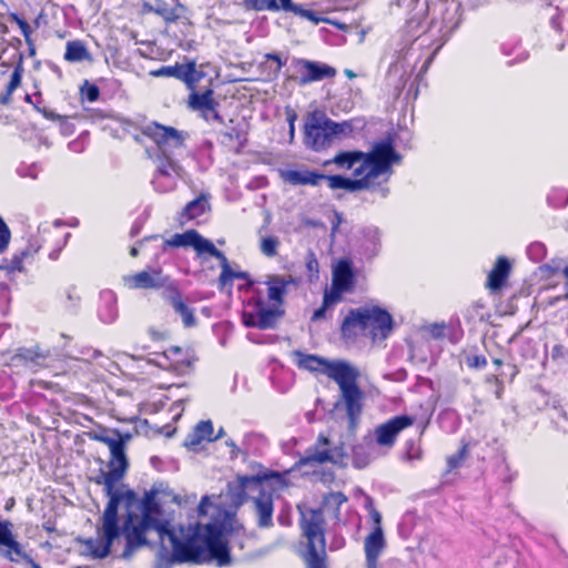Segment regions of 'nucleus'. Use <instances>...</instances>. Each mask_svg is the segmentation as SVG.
<instances>
[{
	"mask_svg": "<svg viewBox=\"0 0 568 568\" xmlns=\"http://www.w3.org/2000/svg\"><path fill=\"white\" fill-rule=\"evenodd\" d=\"M110 454L109 469L106 471L101 470L99 475L92 478V481L103 486V491L109 500L116 498L118 505H120L123 494L116 490V486L121 483L129 468V460L122 443L113 448Z\"/></svg>",
	"mask_w": 568,
	"mask_h": 568,
	"instance_id": "nucleus-9",
	"label": "nucleus"
},
{
	"mask_svg": "<svg viewBox=\"0 0 568 568\" xmlns=\"http://www.w3.org/2000/svg\"><path fill=\"white\" fill-rule=\"evenodd\" d=\"M211 505L210 497L203 496L197 505V514L200 516H205L207 514V507Z\"/></svg>",
	"mask_w": 568,
	"mask_h": 568,
	"instance_id": "nucleus-58",
	"label": "nucleus"
},
{
	"mask_svg": "<svg viewBox=\"0 0 568 568\" xmlns=\"http://www.w3.org/2000/svg\"><path fill=\"white\" fill-rule=\"evenodd\" d=\"M511 264L509 260L505 256H498L496 262L488 273L486 281V288H488L493 293H497L501 291V288L506 285V282L510 275Z\"/></svg>",
	"mask_w": 568,
	"mask_h": 568,
	"instance_id": "nucleus-23",
	"label": "nucleus"
},
{
	"mask_svg": "<svg viewBox=\"0 0 568 568\" xmlns=\"http://www.w3.org/2000/svg\"><path fill=\"white\" fill-rule=\"evenodd\" d=\"M264 59L273 63L272 71L275 75H277L285 65V61L282 60L278 53H265Z\"/></svg>",
	"mask_w": 568,
	"mask_h": 568,
	"instance_id": "nucleus-53",
	"label": "nucleus"
},
{
	"mask_svg": "<svg viewBox=\"0 0 568 568\" xmlns=\"http://www.w3.org/2000/svg\"><path fill=\"white\" fill-rule=\"evenodd\" d=\"M369 518L373 521L375 527H382V515L373 506H371V509H369Z\"/></svg>",
	"mask_w": 568,
	"mask_h": 568,
	"instance_id": "nucleus-59",
	"label": "nucleus"
},
{
	"mask_svg": "<svg viewBox=\"0 0 568 568\" xmlns=\"http://www.w3.org/2000/svg\"><path fill=\"white\" fill-rule=\"evenodd\" d=\"M63 58L68 62H82L92 60L91 53L81 40L68 41L65 44V52Z\"/></svg>",
	"mask_w": 568,
	"mask_h": 568,
	"instance_id": "nucleus-36",
	"label": "nucleus"
},
{
	"mask_svg": "<svg viewBox=\"0 0 568 568\" xmlns=\"http://www.w3.org/2000/svg\"><path fill=\"white\" fill-rule=\"evenodd\" d=\"M0 523L7 524V530L9 532V536L12 541V546H6L3 544H0V549L4 548L2 555L4 558H7L10 561H18L19 559H23L28 562H31L33 568H41L38 564H36L22 549L21 544L16 539L13 532H12V524L9 520H1Z\"/></svg>",
	"mask_w": 568,
	"mask_h": 568,
	"instance_id": "nucleus-31",
	"label": "nucleus"
},
{
	"mask_svg": "<svg viewBox=\"0 0 568 568\" xmlns=\"http://www.w3.org/2000/svg\"><path fill=\"white\" fill-rule=\"evenodd\" d=\"M346 501L347 497L342 491H331L324 496L323 505L326 507L333 506L336 514H338L341 506Z\"/></svg>",
	"mask_w": 568,
	"mask_h": 568,
	"instance_id": "nucleus-45",
	"label": "nucleus"
},
{
	"mask_svg": "<svg viewBox=\"0 0 568 568\" xmlns=\"http://www.w3.org/2000/svg\"><path fill=\"white\" fill-rule=\"evenodd\" d=\"M323 178H325V174L310 170H291L286 172V181L294 185L316 186L323 181Z\"/></svg>",
	"mask_w": 568,
	"mask_h": 568,
	"instance_id": "nucleus-34",
	"label": "nucleus"
},
{
	"mask_svg": "<svg viewBox=\"0 0 568 568\" xmlns=\"http://www.w3.org/2000/svg\"><path fill=\"white\" fill-rule=\"evenodd\" d=\"M347 291L337 287L336 285H331L329 290L324 291L322 305L314 311L312 314L311 321L318 322L327 318V311L336 306L343 301V294Z\"/></svg>",
	"mask_w": 568,
	"mask_h": 568,
	"instance_id": "nucleus-27",
	"label": "nucleus"
},
{
	"mask_svg": "<svg viewBox=\"0 0 568 568\" xmlns=\"http://www.w3.org/2000/svg\"><path fill=\"white\" fill-rule=\"evenodd\" d=\"M386 547L382 527H374L364 540L366 568H378V559Z\"/></svg>",
	"mask_w": 568,
	"mask_h": 568,
	"instance_id": "nucleus-22",
	"label": "nucleus"
},
{
	"mask_svg": "<svg viewBox=\"0 0 568 568\" xmlns=\"http://www.w3.org/2000/svg\"><path fill=\"white\" fill-rule=\"evenodd\" d=\"M297 63L301 65L300 84L302 85L332 79L336 75V69L325 63L306 59H300Z\"/></svg>",
	"mask_w": 568,
	"mask_h": 568,
	"instance_id": "nucleus-21",
	"label": "nucleus"
},
{
	"mask_svg": "<svg viewBox=\"0 0 568 568\" xmlns=\"http://www.w3.org/2000/svg\"><path fill=\"white\" fill-rule=\"evenodd\" d=\"M296 365L311 373H320L334 379L337 374L348 364L345 361H329L315 354H304L300 351L295 352Z\"/></svg>",
	"mask_w": 568,
	"mask_h": 568,
	"instance_id": "nucleus-12",
	"label": "nucleus"
},
{
	"mask_svg": "<svg viewBox=\"0 0 568 568\" xmlns=\"http://www.w3.org/2000/svg\"><path fill=\"white\" fill-rule=\"evenodd\" d=\"M153 77L175 78L182 81L186 88L200 85L201 81L205 78V73L196 68V62L191 60L185 64L175 63L174 65H163L150 72Z\"/></svg>",
	"mask_w": 568,
	"mask_h": 568,
	"instance_id": "nucleus-14",
	"label": "nucleus"
},
{
	"mask_svg": "<svg viewBox=\"0 0 568 568\" xmlns=\"http://www.w3.org/2000/svg\"><path fill=\"white\" fill-rule=\"evenodd\" d=\"M24 101L31 105H33V108L39 112L41 113L45 119L48 120H57L60 118V115L55 114L53 111L47 109V108H41L40 104L42 102V94L41 92H36L33 95L31 94H26L24 95Z\"/></svg>",
	"mask_w": 568,
	"mask_h": 568,
	"instance_id": "nucleus-41",
	"label": "nucleus"
},
{
	"mask_svg": "<svg viewBox=\"0 0 568 568\" xmlns=\"http://www.w3.org/2000/svg\"><path fill=\"white\" fill-rule=\"evenodd\" d=\"M402 156L394 148L393 140L387 138L373 144L368 152L361 150L339 151L325 162L334 163L338 169L352 170L353 179L339 174L323 178L331 190H346L349 192L375 191L388 181L394 164H398Z\"/></svg>",
	"mask_w": 568,
	"mask_h": 568,
	"instance_id": "nucleus-2",
	"label": "nucleus"
},
{
	"mask_svg": "<svg viewBox=\"0 0 568 568\" xmlns=\"http://www.w3.org/2000/svg\"><path fill=\"white\" fill-rule=\"evenodd\" d=\"M119 505L116 498L108 500L102 515L103 540L89 539L85 542L87 552L94 559H103L111 552L112 545L120 536Z\"/></svg>",
	"mask_w": 568,
	"mask_h": 568,
	"instance_id": "nucleus-8",
	"label": "nucleus"
},
{
	"mask_svg": "<svg viewBox=\"0 0 568 568\" xmlns=\"http://www.w3.org/2000/svg\"><path fill=\"white\" fill-rule=\"evenodd\" d=\"M149 11L161 17L166 24H170L176 22L185 13L186 8L179 1L171 6L163 0H155Z\"/></svg>",
	"mask_w": 568,
	"mask_h": 568,
	"instance_id": "nucleus-29",
	"label": "nucleus"
},
{
	"mask_svg": "<svg viewBox=\"0 0 568 568\" xmlns=\"http://www.w3.org/2000/svg\"><path fill=\"white\" fill-rule=\"evenodd\" d=\"M368 318V315L364 314L363 306L351 308L339 326L342 338L345 342H355L358 337H367L365 320Z\"/></svg>",
	"mask_w": 568,
	"mask_h": 568,
	"instance_id": "nucleus-19",
	"label": "nucleus"
},
{
	"mask_svg": "<svg viewBox=\"0 0 568 568\" xmlns=\"http://www.w3.org/2000/svg\"><path fill=\"white\" fill-rule=\"evenodd\" d=\"M142 136L152 141L158 151L160 164L156 173L162 176H170L176 172L178 164L172 159L174 150L185 145L189 134L171 125H164L156 121H151L136 128Z\"/></svg>",
	"mask_w": 568,
	"mask_h": 568,
	"instance_id": "nucleus-4",
	"label": "nucleus"
},
{
	"mask_svg": "<svg viewBox=\"0 0 568 568\" xmlns=\"http://www.w3.org/2000/svg\"><path fill=\"white\" fill-rule=\"evenodd\" d=\"M126 514L120 534L125 539L122 556L131 557L142 547L150 546L148 532H158L160 546L170 551L174 562H192L196 565L215 562L219 567L232 562L227 541L223 531L214 523H196L187 527H172L166 519H161L162 507L156 500V491H145L140 499L133 490L122 495Z\"/></svg>",
	"mask_w": 568,
	"mask_h": 568,
	"instance_id": "nucleus-1",
	"label": "nucleus"
},
{
	"mask_svg": "<svg viewBox=\"0 0 568 568\" xmlns=\"http://www.w3.org/2000/svg\"><path fill=\"white\" fill-rule=\"evenodd\" d=\"M221 266V273L217 278V288L220 292H231L234 280H245L250 276L247 272L232 270L227 257H225Z\"/></svg>",
	"mask_w": 568,
	"mask_h": 568,
	"instance_id": "nucleus-32",
	"label": "nucleus"
},
{
	"mask_svg": "<svg viewBox=\"0 0 568 568\" xmlns=\"http://www.w3.org/2000/svg\"><path fill=\"white\" fill-rule=\"evenodd\" d=\"M466 365L473 369L486 367L487 359L484 355L471 354L466 357Z\"/></svg>",
	"mask_w": 568,
	"mask_h": 568,
	"instance_id": "nucleus-51",
	"label": "nucleus"
},
{
	"mask_svg": "<svg viewBox=\"0 0 568 568\" xmlns=\"http://www.w3.org/2000/svg\"><path fill=\"white\" fill-rule=\"evenodd\" d=\"M285 114H286V120L288 123L290 139L293 140L294 135H295V121L297 120V113L295 112L294 109L286 106Z\"/></svg>",
	"mask_w": 568,
	"mask_h": 568,
	"instance_id": "nucleus-54",
	"label": "nucleus"
},
{
	"mask_svg": "<svg viewBox=\"0 0 568 568\" xmlns=\"http://www.w3.org/2000/svg\"><path fill=\"white\" fill-rule=\"evenodd\" d=\"M192 247L197 252V254L206 253L210 256L215 257L220 264L226 257L222 251L217 250L210 240L204 239L197 231Z\"/></svg>",
	"mask_w": 568,
	"mask_h": 568,
	"instance_id": "nucleus-38",
	"label": "nucleus"
},
{
	"mask_svg": "<svg viewBox=\"0 0 568 568\" xmlns=\"http://www.w3.org/2000/svg\"><path fill=\"white\" fill-rule=\"evenodd\" d=\"M551 358L555 362H562L568 364V348L561 344H557L551 348Z\"/></svg>",
	"mask_w": 568,
	"mask_h": 568,
	"instance_id": "nucleus-52",
	"label": "nucleus"
},
{
	"mask_svg": "<svg viewBox=\"0 0 568 568\" xmlns=\"http://www.w3.org/2000/svg\"><path fill=\"white\" fill-rule=\"evenodd\" d=\"M346 453L344 445L339 444L332 447V443L327 435L320 433L314 445L310 446L304 456L298 460L303 466H320L332 464L336 466L345 465Z\"/></svg>",
	"mask_w": 568,
	"mask_h": 568,
	"instance_id": "nucleus-10",
	"label": "nucleus"
},
{
	"mask_svg": "<svg viewBox=\"0 0 568 568\" xmlns=\"http://www.w3.org/2000/svg\"><path fill=\"white\" fill-rule=\"evenodd\" d=\"M342 223V214L339 212H334V221L332 222V232H337L339 225Z\"/></svg>",
	"mask_w": 568,
	"mask_h": 568,
	"instance_id": "nucleus-61",
	"label": "nucleus"
},
{
	"mask_svg": "<svg viewBox=\"0 0 568 568\" xmlns=\"http://www.w3.org/2000/svg\"><path fill=\"white\" fill-rule=\"evenodd\" d=\"M541 278L545 281H551L559 273H562V268L558 265L544 264L539 267Z\"/></svg>",
	"mask_w": 568,
	"mask_h": 568,
	"instance_id": "nucleus-50",
	"label": "nucleus"
},
{
	"mask_svg": "<svg viewBox=\"0 0 568 568\" xmlns=\"http://www.w3.org/2000/svg\"><path fill=\"white\" fill-rule=\"evenodd\" d=\"M562 274L566 277V293L564 295V298L568 300V265L562 268Z\"/></svg>",
	"mask_w": 568,
	"mask_h": 568,
	"instance_id": "nucleus-62",
	"label": "nucleus"
},
{
	"mask_svg": "<svg viewBox=\"0 0 568 568\" xmlns=\"http://www.w3.org/2000/svg\"><path fill=\"white\" fill-rule=\"evenodd\" d=\"M306 268L308 272V281L313 282L318 277L320 272V265L318 261L315 256V253L312 251H308L306 258H305Z\"/></svg>",
	"mask_w": 568,
	"mask_h": 568,
	"instance_id": "nucleus-48",
	"label": "nucleus"
},
{
	"mask_svg": "<svg viewBox=\"0 0 568 568\" xmlns=\"http://www.w3.org/2000/svg\"><path fill=\"white\" fill-rule=\"evenodd\" d=\"M342 132L343 128L339 123L326 118L320 111H313L305 120L304 142L312 150H324L331 144L332 138Z\"/></svg>",
	"mask_w": 568,
	"mask_h": 568,
	"instance_id": "nucleus-7",
	"label": "nucleus"
},
{
	"mask_svg": "<svg viewBox=\"0 0 568 568\" xmlns=\"http://www.w3.org/2000/svg\"><path fill=\"white\" fill-rule=\"evenodd\" d=\"M195 234V230H187L184 233H176L170 239L165 240L164 244L170 247L193 246Z\"/></svg>",
	"mask_w": 568,
	"mask_h": 568,
	"instance_id": "nucleus-39",
	"label": "nucleus"
},
{
	"mask_svg": "<svg viewBox=\"0 0 568 568\" xmlns=\"http://www.w3.org/2000/svg\"><path fill=\"white\" fill-rule=\"evenodd\" d=\"M221 436V433L214 435L213 423L201 420L197 423L191 433L185 437L184 445L191 449H195L202 442H215Z\"/></svg>",
	"mask_w": 568,
	"mask_h": 568,
	"instance_id": "nucleus-25",
	"label": "nucleus"
},
{
	"mask_svg": "<svg viewBox=\"0 0 568 568\" xmlns=\"http://www.w3.org/2000/svg\"><path fill=\"white\" fill-rule=\"evenodd\" d=\"M345 75L348 78V79H354L356 77V74L354 73V71L349 70V69H346L344 71Z\"/></svg>",
	"mask_w": 568,
	"mask_h": 568,
	"instance_id": "nucleus-63",
	"label": "nucleus"
},
{
	"mask_svg": "<svg viewBox=\"0 0 568 568\" xmlns=\"http://www.w3.org/2000/svg\"><path fill=\"white\" fill-rule=\"evenodd\" d=\"M199 85L189 88L190 93L187 95V106L192 111L199 113V115L205 122H217L223 123V116L221 115L219 108L220 103L214 99V90L212 88V79H209V84L203 91L197 90Z\"/></svg>",
	"mask_w": 568,
	"mask_h": 568,
	"instance_id": "nucleus-11",
	"label": "nucleus"
},
{
	"mask_svg": "<svg viewBox=\"0 0 568 568\" xmlns=\"http://www.w3.org/2000/svg\"><path fill=\"white\" fill-rule=\"evenodd\" d=\"M468 456V444L464 443L457 453L447 457V470L452 471L462 466Z\"/></svg>",
	"mask_w": 568,
	"mask_h": 568,
	"instance_id": "nucleus-44",
	"label": "nucleus"
},
{
	"mask_svg": "<svg viewBox=\"0 0 568 568\" xmlns=\"http://www.w3.org/2000/svg\"><path fill=\"white\" fill-rule=\"evenodd\" d=\"M11 241V231L4 220L0 216V255L4 253Z\"/></svg>",
	"mask_w": 568,
	"mask_h": 568,
	"instance_id": "nucleus-49",
	"label": "nucleus"
},
{
	"mask_svg": "<svg viewBox=\"0 0 568 568\" xmlns=\"http://www.w3.org/2000/svg\"><path fill=\"white\" fill-rule=\"evenodd\" d=\"M359 372L349 363L333 379L339 387L348 420V429L355 432L364 408L365 393L358 385Z\"/></svg>",
	"mask_w": 568,
	"mask_h": 568,
	"instance_id": "nucleus-6",
	"label": "nucleus"
},
{
	"mask_svg": "<svg viewBox=\"0 0 568 568\" xmlns=\"http://www.w3.org/2000/svg\"><path fill=\"white\" fill-rule=\"evenodd\" d=\"M10 21L16 23L19 27V29L21 30V33H22L26 42L28 44H31L32 43V40H31L32 28L30 27L28 21L24 20L23 18H21L17 13H11L10 14Z\"/></svg>",
	"mask_w": 568,
	"mask_h": 568,
	"instance_id": "nucleus-47",
	"label": "nucleus"
},
{
	"mask_svg": "<svg viewBox=\"0 0 568 568\" xmlns=\"http://www.w3.org/2000/svg\"><path fill=\"white\" fill-rule=\"evenodd\" d=\"M300 526L307 539L305 564L307 568H328L326 564L325 518L323 510L307 509L301 513Z\"/></svg>",
	"mask_w": 568,
	"mask_h": 568,
	"instance_id": "nucleus-5",
	"label": "nucleus"
},
{
	"mask_svg": "<svg viewBox=\"0 0 568 568\" xmlns=\"http://www.w3.org/2000/svg\"><path fill=\"white\" fill-rule=\"evenodd\" d=\"M415 418L409 415H397L375 428L376 443L383 447H393L398 435L413 426Z\"/></svg>",
	"mask_w": 568,
	"mask_h": 568,
	"instance_id": "nucleus-17",
	"label": "nucleus"
},
{
	"mask_svg": "<svg viewBox=\"0 0 568 568\" xmlns=\"http://www.w3.org/2000/svg\"><path fill=\"white\" fill-rule=\"evenodd\" d=\"M210 196L206 193H201L197 197L186 203L180 213V221L186 222L202 216L211 210Z\"/></svg>",
	"mask_w": 568,
	"mask_h": 568,
	"instance_id": "nucleus-30",
	"label": "nucleus"
},
{
	"mask_svg": "<svg viewBox=\"0 0 568 568\" xmlns=\"http://www.w3.org/2000/svg\"><path fill=\"white\" fill-rule=\"evenodd\" d=\"M97 439L106 445L110 452L122 443L121 440H118L116 435H113L112 433L111 435H99Z\"/></svg>",
	"mask_w": 568,
	"mask_h": 568,
	"instance_id": "nucleus-55",
	"label": "nucleus"
},
{
	"mask_svg": "<svg viewBox=\"0 0 568 568\" xmlns=\"http://www.w3.org/2000/svg\"><path fill=\"white\" fill-rule=\"evenodd\" d=\"M165 282L166 277L160 267H148L124 277L125 285L131 290H159Z\"/></svg>",
	"mask_w": 568,
	"mask_h": 568,
	"instance_id": "nucleus-20",
	"label": "nucleus"
},
{
	"mask_svg": "<svg viewBox=\"0 0 568 568\" xmlns=\"http://www.w3.org/2000/svg\"><path fill=\"white\" fill-rule=\"evenodd\" d=\"M80 97L82 101L97 102L100 98V89L97 84L85 80L80 88Z\"/></svg>",
	"mask_w": 568,
	"mask_h": 568,
	"instance_id": "nucleus-43",
	"label": "nucleus"
},
{
	"mask_svg": "<svg viewBox=\"0 0 568 568\" xmlns=\"http://www.w3.org/2000/svg\"><path fill=\"white\" fill-rule=\"evenodd\" d=\"M23 75V64L20 58L18 64L14 67L10 80L7 83L4 90L0 93V104L9 105L12 102L13 92L21 85Z\"/></svg>",
	"mask_w": 568,
	"mask_h": 568,
	"instance_id": "nucleus-35",
	"label": "nucleus"
},
{
	"mask_svg": "<svg viewBox=\"0 0 568 568\" xmlns=\"http://www.w3.org/2000/svg\"><path fill=\"white\" fill-rule=\"evenodd\" d=\"M276 479L278 481L283 480V475L277 471H268L263 476H243L239 479L240 487L245 489L250 483H262L264 480Z\"/></svg>",
	"mask_w": 568,
	"mask_h": 568,
	"instance_id": "nucleus-42",
	"label": "nucleus"
},
{
	"mask_svg": "<svg viewBox=\"0 0 568 568\" xmlns=\"http://www.w3.org/2000/svg\"><path fill=\"white\" fill-rule=\"evenodd\" d=\"M50 357V349L43 348L39 344L31 346H21L9 358V365L34 367L44 366Z\"/></svg>",
	"mask_w": 568,
	"mask_h": 568,
	"instance_id": "nucleus-18",
	"label": "nucleus"
},
{
	"mask_svg": "<svg viewBox=\"0 0 568 568\" xmlns=\"http://www.w3.org/2000/svg\"><path fill=\"white\" fill-rule=\"evenodd\" d=\"M332 284L352 292L355 284V274L352 263L347 258H341L333 270Z\"/></svg>",
	"mask_w": 568,
	"mask_h": 568,
	"instance_id": "nucleus-28",
	"label": "nucleus"
},
{
	"mask_svg": "<svg viewBox=\"0 0 568 568\" xmlns=\"http://www.w3.org/2000/svg\"><path fill=\"white\" fill-rule=\"evenodd\" d=\"M296 16H300L301 18H304L314 24H318L321 22L331 24L343 32H347L349 29V27L342 21H338L336 19L325 18V17H320V16H317V13L315 11L310 10V9H304L302 6L297 10Z\"/></svg>",
	"mask_w": 568,
	"mask_h": 568,
	"instance_id": "nucleus-37",
	"label": "nucleus"
},
{
	"mask_svg": "<svg viewBox=\"0 0 568 568\" xmlns=\"http://www.w3.org/2000/svg\"><path fill=\"white\" fill-rule=\"evenodd\" d=\"M111 433L116 435L118 440L122 442V446L125 447L126 443L132 438L130 433H121L118 429H112Z\"/></svg>",
	"mask_w": 568,
	"mask_h": 568,
	"instance_id": "nucleus-60",
	"label": "nucleus"
},
{
	"mask_svg": "<svg viewBox=\"0 0 568 568\" xmlns=\"http://www.w3.org/2000/svg\"><path fill=\"white\" fill-rule=\"evenodd\" d=\"M365 315H368V320H365L366 334L373 342L377 339H385L393 329V317L384 308L379 306H363Z\"/></svg>",
	"mask_w": 568,
	"mask_h": 568,
	"instance_id": "nucleus-15",
	"label": "nucleus"
},
{
	"mask_svg": "<svg viewBox=\"0 0 568 568\" xmlns=\"http://www.w3.org/2000/svg\"><path fill=\"white\" fill-rule=\"evenodd\" d=\"M243 7L247 11H277V0H243Z\"/></svg>",
	"mask_w": 568,
	"mask_h": 568,
	"instance_id": "nucleus-40",
	"label": "nucleus"
},
{
	"mask_svg": "<svg viewBox=\"0 0 568 568\" xmlns=\"http://www.w3.org/2000/svg\"><path fill=\"white\" fill-rule=\"evenodd\" d=\"M246 135L241 128L231 125L219 133V143L227 153L237 154L247 141Z\"/></svg>",
	"mask_w": 568,
	"mask_h": 568,
	"instance_id": "nucleus-24",
	"label": "nucleus"
},
{
	"mask_svg": "<svg viewBox=\"0 0 568 568\" xmlns=\"http://www.w3.org/2000/svg\"><path fill=\"white\" fill-rule=\"evenodd\" d=\"M239 286L240 292L250 293L242 310V324L261 331L274 329L285 315L284 302L290 285L298 286L300 278L292 275L270 274L264 282L248 276Z\"/></svg>",
	"mask_w": 568,
	"mask_h": 568,
	"instance_id": "nucleus-3",
	"label": "nucleus"
},
{
	"mask_svg": "<svg viewBox=\"0 0 568 568\" xmlns=\"http://www.w3.org/2000/svg\"><path fill=\"white\" fill-rule=\"evenodd\" d=\"M7 524L0 523V544H3L6 546H12V541L7 530Z\"/></svg>",
	"mask_w": 568,
	"mask_h": 568,
	"instance_id": "nucleus-57",
	"label": "nucleus"
},
{
	"mask_svg": "<svg viewBox=\"0 0 568 568\" xmlns=\"http://www.w3.org/2000/svg\"><path fill=\"white\" fill-rule=\"evenodd\" d=\"M42 243L38 236L31 237L24 248L16 252L11 258H2L0 268L8 273L27 272L38 261Z\"/></svg>",
	"mask_w": 568,
	"mask_h": 568,
	"instance_id": "nucleus-13",
	"label": "nucleus"
},
{
	"mask_svg": "<svg viewBox=\"0 0 568 568\" xmlns=\"http://www.w3.org/2000/svg\"><path fill=\"white\" fill-rule=\"evenodd\" d=\"M168 301L173 307L174 312L181 315L183 325L185 327L189 328L196 325L194 311L191 307H189V305L184 302L182 293L176 286L170 287Z\"/></svg>",
	"mask_w": 568,
	"mask_h": 568,
	"instance_id": "nucleus-26",
	"label": "nucleus"
},
{
	"mask_svg": "<svg viewBox=\"0 0 568 568\" xmlns=\"http://www.w3.org/2000/svg\"><path fill=\"white\" fill-rule=\"evenodd\" d=\"M166 368L178 375H185L194 367L197 356L191 346H170L162 354Z\"/></svg>",
	"mask_w": 568,
	"mask_h": 568,
	"instance_id": "nucleus-16",
	"label": "nucleus"
},
{
	"mask_svg": "<svg viewBox=\"0 0 568 568\" xmlns=\"http://www.w3.org/2000/svg\"><path fill=\"white\" fill-rule=\"evenodd\" d=\"M300 7H301V4H296L292 0H278L277 1V11L284 10V11L292 12V13L296 14Z\"/></svg>",
	"mask_w": 568,
	"mask_h": 568,
	"instance_id": "nucleus-56",
	"label": "nucleus"
},
{
	"mask_svg": "<svg viewBox=\"0 0 568 568\" xmlns=\"http://www.w3.org/2000/svg\"><path fill=\"white\" fill-rule=\"evenodd\" d=\"M130 255H131L132 257H136V256L139 255V250H138L136 247H134V246H133V247H131V250H130Z\"/></svg>",
	"mask_w": 568,
	"mask_h": 568,
	"instance_id": "nucleus-64",
	"label": "nucleus"
},
{
	"mask_svg": "<svg viewBox=\"0 0 568 568\" xmlns=\"http://www.w3.org/2000/svg\"><path fill=\"white\" fill-rule=\"evenodd\" d=\"M278 245H280V242L276 237L266 236L261 240L260 248L264 255H266L268 257H273L277 254Z\"/></svg>",
	"mask_w": 568,
	"mask_h": 568,
	"instance_id": "nucleus-46",
	"label": "nucleus"
},
{
	"mask_svg": "<svg viewBox=\"0 0 568 568\" xmlns=\"http://www.w3.org/2000/svg\"><path fill=\"white\" fill-rule=\"evenodd\" d=\"M255 510L260 527H271L273 525V499L270 494L262 491L255 499Z\"/></svg>",
	"mask_w": 568,
	"mask_h": 568,
	"instance_id": "nucleus-33",
	"label": "nucleus"
}]
</instances>
